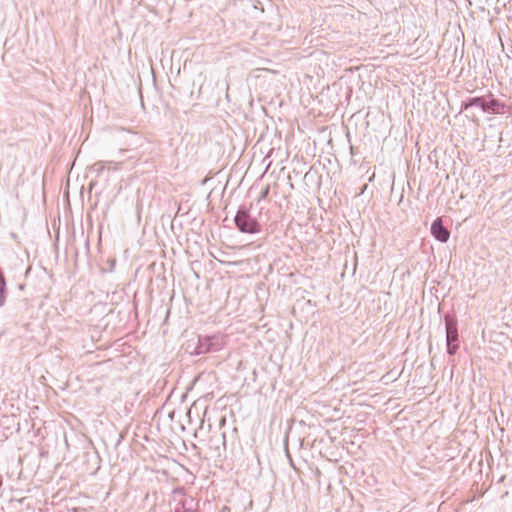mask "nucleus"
<instances>
[{
    "mask_svg": "<svg viewBox=\"0 0 512 512\" xmlns=\"http://www.w3.org/2000/svg\"><path fill=\"white\" fill-rule=\"evenodd\" d=\"M432 236L441 243H446L450 237V231L443 225L441 218H436L430 227Z\"/></svg>",
    "mask_w": 512,
    "mask_h": 512,
    "instance_id": "obj_6",
    "label": "nucleus"
},
{
    "mask_svg": "<svg viewBox=\"0 0 512 512\" xmlns=\"http://www.w3.org/2000/svg\"><path fill=\"white\" fill-rule=\"evenodd\" d=\"M234 223L237 229L246 234H256L261 231V225L255 217L250 214V207L246 205L239 206L234 217Z\"/></svg>",
    "mask_w": 512,
    "mask_h": 512,
    "instance_id": "obj_1",
    "label": "nucleus"
},
{
    "mask_svg": "<svg viewBox=\"0 0 512 512\" xmlns=\"http://www.w3.org/2000/svg\"><path fill=\"white\" fill-rule=\"evenodd\" d=\"M174 512H197V502L192 497H185L179 501Z\"/></svg>",
    "mask_w": 512,
    "mask_h": 512,
    "instance_id": "obj_8",
    "label": "nucleus"
},
{
    "mask_svg": "<svg viewBox=\"0 0 512 512\" xmlns=\"http://www.w3.org/2000/svg\"><path fill=\"white\" fill-rule=\"evenodd\" d=\"M269 191H270L269 186H266L265 188H263L260 193V196H259V201L264 200L268 196Z\"/></svg>",
    "mask_w": 512,
    "mask_h": 512,
    "instance_id": "obj_12",
    "label": "nucleus"
},
{
    "mask_svg": "<svg viewBox=\"0 0 512 512\" xmlns=\"http://www.w3.org/2000/svg\"><path fill=\"white\" fill-rule=\"evenodd\" d=\"M487 94L484 96L469 97L461 103V110L468 111L472 107H478L484 112Z\"/></svg>",
    "mask_w": 512,
    "mask_h": 512,
    "instance_id": "obj_7",
    "label": "nucleus"
},
{
    "mask_svg": "<svg viewBox=\"0 0 512 512\" xmlns=\"http://www.w3.org/2000/svg\"><path fill=\"white\" fill-rule=\"evenodd\" d=\"M2 485H3V478H2V476L0 475V488L2 487Z\"/></svg>",
    "mask_w": 512,
    "mask_h": 512,
    "instance_id": "obj_13",
    "label": "nucleus"
},
{
    "mask_svg": "<svg viewBox=\"0 0 512 512\" xmlns=\"http://www.w3.org/2000/svg\"><path fill=\"white\" fill-rule=\"evenodd\" d=\"M117 137L122 146L119 150L120 153L141 147L144 141L138 133L123 128L118 131Z\"/></svg>",
    "mask_w": 512,
    "mask_h": 512,
    "instance_id": "obj_4",
    "label": "nucleus"
},
{
    "mask_svg": "<svg viewBox=\"0 0 512 512\" xmlns=\"http://www.w3.org/2000/svg\"><path fill=\"white\" fill-rule=\"evenodd\" d=\"M484 113L488 114H512L510 106L495 98L491 92L487 93Z\"/></svg>",
    "mask_w": 512,
    "mask_h": 512,
    "instance_id": "obj_5",
    "label": "nucleus"
},
{
    "mask_svg": "<svg viewBox=\"0 0 512 512\" xmlns=\"http://www.w3.org/2000/svg\"><path fill=\"white\" fill-rule=\"evenodd\" d=\"M106 163L107 162H104V161H98V162L94 163L91 166V171L95 172L96 175L99 177L102 174V172L105 170Z\"/></svg>",
    "mask_w": 512,
    "mask_h": 512,
    "instance_id": "obj_10",
    "label": "nucleus"
},
{
    "mask_svg": "<svg viewBox=\"0 0 512 512\" xmlns=\"http://www.w3.org/2000/svg\"><path fill=\"white\" fill-rule=\"evenodd\" d=\"M222 439H223V445L225 446V434L224 433L222 434Z\"/></svg>",
    "mask_w": 512,
    "mask_h": 512,
    "instance_id": "obj_14",
    "label": "nucleus"
},
{
    "mask_svg": "<svg viewBox=\"0 0 512 512\" xmlns=\"http://www.w3.org/2000/svg\"><path fill=\"white\" fill-rule=\"evenodd\" d=\"M7 298V285L4 272L0 268V307L4 306Z\"/></svg>",
    "mask_w": 512,
    "mask_h": 512,
    "instance_id": "obj_9",
    "label": "nucleus"
},
{
    "mask_svg": "<svg viewBox=\"0 0 512 512\" xmlns=\"http://www.w3.org/2000/svg\"><path fill=\"white\" fill-rule=\"evenodd\" d=\"M225 345V338L221 335H212L198 337L197 344L194 349V354L201 355L206 353L218 352Z\"/></svg>",
    "mask_w": 512,
    "mask_h": 512,
    "instance_id": "obj_3",
    "label": "nucleus"
},
{
    "mask_svg": "<svg viewBox=\"0 0 512 512\" xmlns=\"http://www.w3.org/2000/svg\"><path fill=\"white\" fill-rule=\"evenodd\" d=\"M109 164L108 169L117 171L121 169L123 162H107Z\"/></svg>",
    "mask_w": 512,
    "mask_h": 512,
    "instance_id": "obj_11",
    "label": "nucleus"
},
{
    "mask_svg": "<svg viewBox=\"0 0 512 512\" xmlns=\"http://www.w3.org/2000/svg\"><path fill=\"white\" fill-rule=\"evenodd\" d=\"M446 350L448 355L453 356L459 349L458 320L455 315L447 313L444 315Z\"/></svg>",
    "mask_w": 512,
    "mask_h": 512,
    "instance_id": "obj_2",
    "label": "nucleus"
}]
</instances>
